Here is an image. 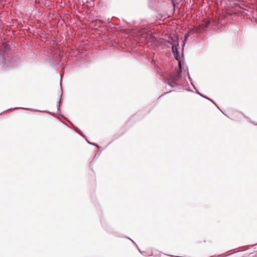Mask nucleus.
Here are the masks:
<instances>
[{
    "label": "nucleus",
    "mask_w": 257,
    "mask_h": 257,
    "mask_svg": "<svg viewBox=\"0 0 257 257\" xmlns=\"http://www.w3.org/2000/svg\"><path fill=\"white\" fill-rule=\"evenodd\" d=\"M124 45L125 46V48H122L124 49V51H127V46L125 44H124Z\"/></svg>",
    "instance_id": "14"
},
{
    "label": "nucleus",
    "mask_w": 257,
    "mask_h": 257,
    "mask_svg": "<svg viewBox=\"0 0 257 257\" xmlns=\"http://www.w3.org/2000/svg\"><path fill=\"white\" fill-rule=\"evenodd\" d=\"M16 109H25L32 110L35 111H40V110H38L37 109H30V108H23V107H15V108H10V109H8L7 111H9V110Z\"/></svg>",
    "instance_id": "7"
},
{
    "label": "nucleus",
    "mask_w": 257,
    "mask_h": 257,
    "mask_svg": "<svg viewBox=\"0 0 257 257\" xmlns=\"http://www.w3.org/2000/svg\"><path fill=\"white\" fill-rule=\"evenodd\" d=\"M42 112H48V111H43Z\"/></svg>",
    "instance_id": "20"
},
{
    "label": "nucleus",
    "mask_w": 257,
    "mask_h": 257,
    "mask_svg": "<svg viewBox=\"0 0 257 257\" xmlns=\"http://www.w3.org/2000/svg\"><path fill=\"white\" fill-rule=\"evenodd\" d=\"M172 51L174 53V56H175L176 59L179 61L180 58L178 57V55L177 47L176 46H172Z\"/></svg>",
    "instance_id": "6"
},
{
    "label": "nucleus",
    "mask_w": 257,
    "mask_h": 257,
    "mask_svg": "<svg viewBox=\"0 0 257 257\" xmlns=\"http://www.w3.org/2000/svg\"><path fill=\"white\" fill-rule=\"evenodd\" d=\"M179 70L176 73H175L174 74H173L172 76V79L174 80H177L179 79L181 77V73L182 72V71L181 63L180 61H179Z\"/></svg>",
    "instance_id": "2"
},
{
    "label": "nucleus",
    "mask_w": 257,
    "mask_h": 257,
    "mask_svg": "<svg viewBox=\"0 0 257 257\" xmlns=\"http://www.w3.org/2000/svg\"><path fill=\"white\" fill-rule=\"evenodd\" d=\"M172 2L173 6L174 9L176 7V5H178L183 0H171Z\"/></svg>",
    "instance_id": "8"
},
{
    "label": "nucleus",
    "mask_w": 257,
    "mask_h": 257,
    "mask_svg": "<svg viewBox=\"0 0 257 257\" xmlns=\"http://www.w3.org/2000/svg\"><path fill=\"white\" fill-rule=\"evenodd\" d=\"M129 240H131L132 242H134V241L133 240H132L130 238H129Z\"/></svg>",
    "instance_id": "18"
},
{
    "label": "nucleus",
    "mask_w": 257,
    "mask_h": 257,
    "mask_svg": "<svg viewBox=\"0 0 257 257\" xmlns=\"http://www.w3.org/2000/svg\"><path fill=\"white\" fill-rule=\"evenodd\" d=\"M60 87H61V94H60V98H59V101L58 102V105H57V111L59 112H60V105H61V97L62 96V85H61V81L60 82Z\"/></svg>",
    "instance_id": "5"
},
{
    "label": "nucleus",
    "mask_w": 257,
    "mask_h": 257,
    "mask_svg": "<svg viewBox=\"0 0 257 257\" xmlns=\"http://www.w3.org/2000/svg\"><path fill=\"white\" fill-rule=\"evenodd\" d=\"M129 34H130V36H131V34H132V32L131 31V30H130V32H129Z\"/></svg>",
    "instance_id": "17"
},
{
    "label": "nucleus",
    "mask_w": 257,
    "mask_h": 257,
    "mask_svg": "<svg viewBox=\"0 0 257 257\" xmlns=\"http://www.w3.org/2000/svg\"><path fill=\"white\" fill-rule=\"evenodd\" d=\"M62 74L60 75L61 79L62 78Z\"/></svg>",
    "instance_id": "19"
},
{
    "label": "nucleus",
    "mask_w": 257,
    "mask_h": 257,
    "mask_svg": "<svg viewBox=\"0 0 257 257\" xmlns=\"http://www.w3.org/2000/svg\"><path fill=\"white\" fill-rule=\"evenodd\" d=\"M3 46L5 50V51L9 50L10 49V46L8 44H7L5 43L3 44Z\"/></svg>",
    "instance_id": "11"
},
{
    "label": "nucleus",
    "mask_w": 257,
    "mask_h": 257,
    "mask_svg": "<svg viewBox=\"0 0 257 257\" xmlns=\"http://www.w3.org/2000/svg\"><path fill=\"white\" fill-rule=\"evenodd\" d=\"M138 37H140V39H142L141 41H144L147 43H153L157 40V38L153 35L147 34L146 29H142L140 31Z\"/></svg>",
    "instance_id": "1"
},
{
    "label": "nucleus",
    "mask_w": 257,
    "mask_h": 257,
    "mask_svg": "<svg viewBox=\"0 0 257 257\" xmlns=\"http://www.w3.org/2000/svg\"><path fill=\"white\" fill-rule=\"evenodd\" d=\"M84 138L85 139L86 141H87V142L88 143H89V144H91V143H90V142H89V141H88V140L86 138V137H85V138Z\"/></svg>",
    "instance_id": "15"
},
{
    "label": "nucleus",
    "mask_w": 257,
    "mask_h": 257,
    "mask_svg": "<svg viewBox=\"0 0 257 257\" xmlns=\"http://www.w3.org/2000/svg\"><path fill=\"white\" fill-rule=\"evenodd\" d=\"M6 53L4 52L3 54L0 53V62L2 63V67H5L7 64V59L6 58Z\"/></svg>",
    "instance_id": "3"
},
{
    "label": "nucleus",
    "mask_w": 257,
    "mask_h": 257,
    "mask_svg": "<svg viewBox=\"0 0 257 257\" xmlns=\"http://www.w3.org/2000/svg\"><path fill=\"white\" fill-rule=\"evenodd\" d=\"M91 145L94 146H96L98 149L100 148V146H98V144H97L91 143Z\"/></svg>",
    "instance_id": "12"
},
{
    "label": "nucleus",
    "mask_w": 257,
    "mask_h": 257,
    "mask_svg": "<svg viewBox=\"0 0 257 257\" xmlns=\"http://www.w3.org/2000/svg\"><path fill=\"white\" fill-rule=\"evenodd\" d=\"M210 20L208 19L204 20L201 25L199 26L200 29L204 31L210 24Z\"/></svg>",
    "instance_id": "4"
},
{
    "label": "nucleus",
    "mask_w": 257,
    "mask_h": 257,
    "mask_svg": "<svg viewBox=\"0 0 257 257\" xmlns=\"http://www.w3.org/2000/svg\"><path fill=\"white\" fill-rule=\"evenodd\" d=\"M41 1H42V0H35V3H38V4L40 3Z\"/></svg>",
    "instance_id": "13"
},
{
    "label": "nucleus",
    "mask_w": 257,
    "mask_h": 257,
    "mask_svg": "<svg viewBox=\"0 0 257 257\" xmlns=\"http://www.w3.org/2000/svg\"><path fill=\"white\" fill-rule=\"evenodd\" d=\"M206 98L207 99L210 100L211 101L213 102V103H214V104H215V103H214V102L212 100H211V99H209V98H207V97H206Z\"/></svg>",
    "instance_id": "16"
},
{
    "label": "nucleus",
    "mask_w": 257,
    "mask_h": 257,
    "mask_svg": "<svg viewBox=\"0 0 257 257\" xmlns=\"http://www.w3.org/2000/svg\"><path fill=\"white\" fill-rule=\"evenodd\" d=\"M73 127L74 128L75 131L78 133L79 135H80L83 138H85V136L82 134V133L80 131V130L76 127H75L73 126Z\"/></svg>",
    "instance_id": "10"
},
{
    "label": "nucleus",
    "mask_w": 257,
    "mask_h": 257,
    "mask_svg": "<svg viewBox=\"0 0 257 257\" xmlns=\"http://www.w3.org/2000/svg\"><path fill=\"white\" fill-rule=\"evenodd\" d=\"M167 82L168 84L172 87H174L175 86H176V83L171 81L170 79L167 80Z\"/></svg>",
    "instance_id": "9"
}]
</instances>
